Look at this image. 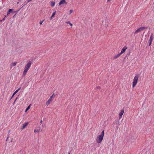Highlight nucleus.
<instances>
[{
    "label": "nucleus",
    "instance_id": "27",
    "mask_svg": "<svg viewBox=\"0 0 154 154\" xmlns=\"http://www.w3.org/2000/svg\"><path fill=\"white\" fill-rule=\"evenodd\" d=\"M42 121L41 120L40 121V123H42Z\"/></svg>",
    "mask_w": 154,
    "mask_h": 154
},
{
    "label": "nucleus",
    "instance_id": "13",
    "mask_svg": "<svg viewBox=\"0 0 154 154\" xmlns=\"http://www.w3.org/2000/svg\"><path fill=\"white\" fill-rule=\"evenodd\" d=\"M20 88H19L17 90H16L14 93L13 94L11 98V99L15 95V94L16 93H17L18 91L20 90Z\"/></svg>",
    "mask_w": 154,
    "mask_h": 154
},
{
    "label": "nucleus",
    "instance_id": "1",
    "mask_svg": "<svg viewBox=\"0 0 154 154\" xmlns=\"http://www.w3.org/2000/svg\"><path fill=\"white\" fill-rule=\"evenodd\" d=\"M32 64V62L31 61H29L25 65L24 70L23 72V75L25 76L28 71L30 68Z\"/></svg>",
    "mask_w": 154,
    "mask_h": 154
},
{
    "label": "nucleus",
    "instance_id": "16",
    "mask_svg": "<svg viewBox=\"0 0 154 154\" xmlns=\"http://www.w3.org/2000/svg\"><path fill=\"white\" fill-rule=\"evenodd\" d=\"M55 5V2H51V5L52 7H54Z\"/></svg>",
    "mask_w": 154,
    "mask_h": 154
},
{
    "label": "nucleus",
    "instance_id": "6",
    "mask_svg": "<svg viewBox=\"0 0 154 154\" xmlns=\"http://www.w3.org/2000/svg\"><path fill=\"white\" fill-rule=\"evenodd\" d=\"M128 47L126 46H124L122 49L121 51L120 52L121 54L124 53L126 50L127 49Z\"/></svg>",
    "mask_w": 154,
    "mask_h": 154
},
{
    "label": "nucleus",
    "instance_id": "20",
    "mask_svg": "<svg viewBox=\"0 0 154 154\" xmlns=\"http://www.w3.org/2000/svg\"><path fill=\"white\" fill-rule=\"evenodd\" d=\"M73 10H70V11H69V14L70 15V14H71L72 13V12H73Z\"/></svg>",
    "mask_w": 154,
    "mask_h": 154
},
{
    "label": "nucleus",
    "instance_id": "21",
    "mask_svg": "<svg viewBox=\"0 0 154 154\" xmlns=\"http://www.w3.org/2000/svg\"><path fill=\"white\" fill-rule=\"evenodd\" d=\"M44 20H43L42 21H40V22H39V24H40V25H41L42 23H43V21H44Z\"/></svg>",
    "mask_w": 154,
    "mask_h": 154
},
{
    "label": "nucleus",
    "instance_id": "9",
    "mask_svg": "<svg viewBox=\"0 0 154 154\" xmlns=\"http://www.w3.org/2000/svg\"><path fill=\"white\" fill-rule=\"evenodd\" d=\"M124 113V110L123 109L120 112V113L119 114V118L120 119H121L122 116V115H123Z\"/></svg>",
    "mask_w": 154,
    "mask_h": 154
},
{
    "label": "nucleus",
    "instance_id": "30",
    "mask_svg": "<svg viewBox=\"0 0 154 154\" xmlns=\"http://www.w3.org/2000/svg\"><path fill=\"white\" fill-rule=\"evenodd\" d=\"M110 1V0H107V2H109Z\"/></svg>",
    "mask_w": 154,
    "mask_h": 154
},
{
    "label": "nucleus",
    "instance_id": "28",
    "mask_svg": "<svg viewBox=\"0 0 154 154\" xmlns=\"http://www.w3.org/2000/svg\"><path fill=\"white\" fill-rule=\"evenodd\" d=\"M19 2H18L17 3V4H19Z\"/></svg>",
    "mask_w": 154,
    "mask_h": 154
},
{
    "label": "nucleus",
    "instance_id": "19",
    "mask_svg": "<svg viewBox=\"0 0 154 154\" xmlns=\"http://www.w3.org/2000/svg\"><path fill=\"white\" fill-rule=\"evenodd\" d=\"M100 86H98L96 88V89H100Z\"/></svg>",
    "mask_w": 154,
    "mask_h": 154
},
{
    "label": "nucleus",
    "instance_id": "24",
    "mask_svg": "<svg viewBox=\"0 0 154 154\" xmlns=\"http://www.w3.org/2000/svg\"><path fill=\"white\" fill-rule=\"evenodd\" d=\"M69 24L71 26H72V24L71 23H70Z\"/></svg>",
    "mask_w": 154,
    "mask_h": 154
},
{
    "label": "nucleus",
    "instance_id": "11",
    "mask_svg": "<svg viewBox=\"0 0 154 154\" xmlns=\"http://www.w3.org/2000/svg\"><path fill=\"white\" fill-rule=\"evenodd\" d=\"M122 54H121V53H120L116 55H115V56H114V57H113V59H116L117 58H119L121 55H122Z\"/></svg>",
    "mask_w": 154,
    "mask_h": 154
},
{
    "label": "nucleus",
    "instance_id": "23",
    "mask_svg": "<svg viewBox=\"0 0 154 154\" xmlns=\"http://www.w3.org/2000/svg\"><path fill=\"white\" fill-rule=\"evenodd\" d=\"M53 95H52L51 96V97H50V98H49L50 99H52V98L53 97Z\"/></svg>",
    "mask_w": 154,
    "mask_h": 154
},
{
    "label": "nucleus",
    "instance_id": "15",
    "mask_svg": "<svg viewBox=\"0 0 154 154\" xmlns=\"http://www.w3.org/2000/svg\"><path fill=\"white\" fill-rule=\"evenodd\" d=\"M13 10L12 9H9L7 12V15H8L10 14V13L13 11Z\"/></svg>",
    "mask_w": 154,
    "mask_h": 154
},
{
    "label": "nucleus",
    "instance_id": "3",
    "mask_svg": "<svg viewBox=\"0 0 154 154\" xmlns=\"http://www.w3.org/2000/svg\"><path fill=\"white\" fill-rule=\"evenodd\" d=\"M139 77L138 74H136L134 77L132 83V87L134 88L137 83Z\"/></svg>",
    "mask_w": 154,
    "mask_h": 154
},
{
    "label": "nucleus",
    "instance_id": "31",
    "mask_svg": "<svg viewBox=\"0 0 154 154\" xmlns=\"http://www.w3.org/2000/svg\"><path fill=\"white\" fill-rule=\"evenodd\" d=\"M16 100H14V101H15V102L16 101Z\"/></svg>",
    "mask_w": 154,
    "mask_h": 154
},
{
    "label": "nucleus",
    "instance_id": "25",
    "mask_svg": "<svg viewBox=\"0 0 154 154\" xmlns=\"http://www.w3.org/2000/svg\"><path fill=\"white\" fill-rule=\"evenodd\" d=\"M6 17V16H5V17L3 18V20H4L5 19V18Z\"/></svg>",
    "mask_w": 154,
    "mask_h": 154
},
{
    "label": "nucleus",
    "instance_id": "2",
    "mask_svg": "<svg viewBox=\"0 0 154 154\" xmlns=\"http://www.w3.org/2000/svg\"><path fill=\"white\" fill-rule=\"evenodd\" d=\"M104 130H103L101 132L100 135L97 136L96 138V141L98 143H100L102 141L104 136Z\"/></svg>",
    "mask_w": 154,
    "mask_h": 154
},
{
    "label": "nucleus",
    "instance_id": "14",
    "mask_svg": "<svg viewBox=\"0 0 154 154\" xmlns=\"http://www.w3.org/2000/svg\"><path fill=\"white\" fill-rule=\"evenodd\" d=\"M56 11H55L52 14V15L50 17V20H52V19L53 17H54L55 16V14H56Z\"/></svg>",
    "mask_w": 154,
    "mask_h": 154
},
{
    "label": "nucleus",
    "instance_id": "7",
    "mask_svg": "<svg viewBox=\"0 0 154 154\" xmlns=\"http://www.w3.org/2000/svg\"><path fill=\"white\" fill-rule=\"evenodd\" d=\"M52 101V99L49 98L48 101H47L46 103V105L48 106L51 102Z\"/></svg>",
    "mask_w": 154,
    "mask_h": 154
},
{
    "label": "nucleus",
    "instance_id": "4",
    "mask_svg": "<svg viewBox=\"0 0 154 154\" xmlns=\"http://www.w3.org/2000/svg\"><path fill=\"white\" fill-rule=\"evenodd\" d=\"M146 27H141L139 28L138 29H137L135 32H134V34H137L138 33L141 32V31H143L145 29H146Z\"/></svg>",
    "mask_w": 154,
    "mask_h": 154
},
{
    "label": "nucleus",
    "instance_id": "18",
    "mask_svg": "<svg viewBox=\"0 0 154 154\" xmlns=\"http://www.w3.org/2000/svg\"><path fill=\"white\" fill-rule=\"evenodd\" d=\"M30 105L25 110V112H26L29 109H30Z\"/></svg>",
    "mask_w": 154,
    "mask_h": 154
},
{
    "label": "nucleus",
    "instance_id": "26",
    "mask_svg": "<svg viewBox=\"0 0 154 154\" xmlns=\"http://www.w3.org/2000/svg\"><path fill=\"white\" fill-rule=\"evenodd\" d=\"M18 99V97H17L15 99V100H16Z\"/></svg>",
    "mask_w": 154,
    "mask_h": 154
},
{
    "label": "nucleus",
    "instance_id": "17",
    "mask_svg": "<svg viewBox=\"0 0 154 154\" xmlns=\"http://www.w3.org/2000/svg\"><path fill=\"white\" fill-rule=\"evenodd\" d=\"M17 64V63L16 62L12 63H11V66H15Z\"/></svg>",
    "mask_w": 154,
    "mask_h": 154
},
{
    "label": "nucleus",
    "instance_id": "8",
    "mask_svg": "<svg viewBox=\"0 0 154 154\" xmlns=\"http://www.w3.org/2000/svg\"><path fill=\"white\" fill-rule=\"evenodd\" d=\"M29 123L28 122H26L24 124H23V126L21 128V129L22 130H23L28 125Z\"/></svg>",
    "mask_w": 154,
    "mask_h": 154
},
{
    "label": "nucleus",
    "instance_id": "5",
    "mask_svg": "<svg viewBox=\"0 0 154 154\" xmlns=\"http://www.w3.org/2000/svg\"><path fill=\"white\" fill-rule=\"evenodd\" d=\"M153 39V34H151L150 35V37L149 39V46H150L151 45Z\"/></svg>",
    "mask_w": 154,
    "mask_h": 154
},
{
    "label": "nucleus",
    "instance_id": "29",
    "mask_svg": "<svg viewBox=\"0 0 154 154\" xmlns=\"http://www.w3.org/2000/svg\"><path fill=\"white\" fill-rule=\"evenodd\" d=\"M15 101H14V102L13 103V105H14L15 104Z\"/></svg>",
    "mask_w": 154,
    "mask_h": 154
},
{
    "label": "nucleus",
    "instance_id": "22",
    "mask_svg": "<svg viewBox=\"0 0 154 154\" xmlns=\"http://www.w3.org/2000/svg\"><path fill=\"white\" fill-rule=\"evenodd\" d=\"M65 23H66L67 24H70L71 23H70V21H69L66 22Z\"/></svg>",
    "mask_w": 154,
    "mask_h": 154
},
{
    "label": "nucleus",
    "instance_id": "10",
    "mask_svg": "<svg viewBox=\"0 0 154 154\" xmlns=\"http://www.w3.org/2000/svg\"><path fill=\"white\" fill-rule=\"evenodd\" d=\"M67 2H66V1H64L63 0H61L59 3V5H61L62 4H67Z\"/></svg>",
    "mask_w": 154,
    "mask_h": 154
},
{
    "label": "nucleus",
    "instance_id": "12",
    "mask_svg": "<svg viewBox=\"0 0 154 154\" xmlns=\"http://www.w3.org/2000/svg\"><path fill=\"white\" fill-rule=\"evenodd\" d=\"M40 131H42V130H41V128L40 127H38V129L34 130V132L35 133H36V132L38 133Z\"/></svg>",
    "mask_w": 154,
    "mask_h": 154
}]
</instances>
